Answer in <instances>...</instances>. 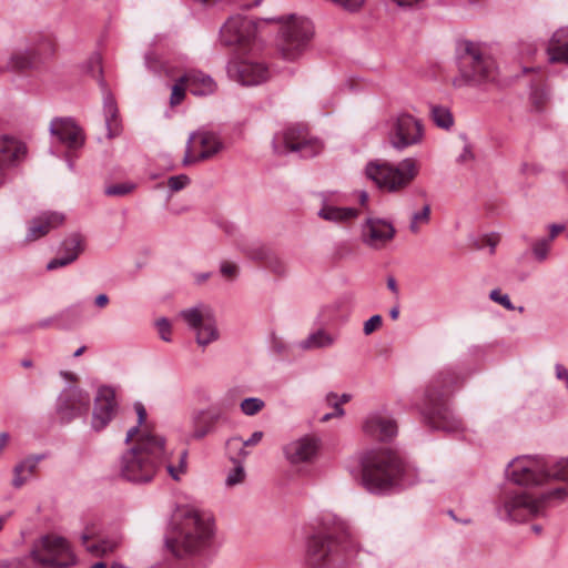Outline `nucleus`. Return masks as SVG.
I'll list each match as a JSON object with an SVG mask.
<instances>
[{"mask_svg": "<svg viewBox=\"0 0 568 568\" xmlns=\"http://www.w3.org/2000/svg\"><path fill=\"white\" fill-rule=\"evenodd\" d=\"M432 119L435 124L442 129H450L454 124V118L450 111L440 105L432 106Z\"/></svg>", "mask_w": 568, "mask_h": 568, "instance_id": "35", "label": "nucleus"}, {"mask_svg": "<svg viewBox=\"0 0 568 568\" xmlns=\"http://www.w3.org/2000/svg\"><path fill=\"white\" fill-rule=\"evenodd\" d=\"M62 317H63V313L58 314V315L52 316V317H48V318L41 320L37 324L32 325L30 327V331H32L34 328H48V327H50L52 325H55L59 329H64L67 327L64 325L60 324V320Z\"/></svg>", "mask_w": 568, "mask_h": 568, "instance_id": "43", "label": "nucleus"}, {"mask_svg": "<svg viewBox=\"0 0 568 568\" xmlns=\"http://www.w3.org/2000/svg\"><path fill=\"white\" fill-rule=\"evenodd\" d=\"M412 217L415 220V222H418L419 224H427L430 220V205H424L422 211L415 212Z\"/></svg>", "mask_w": 568, "mask_h": 568, "instance_id": "51", "label": "nucleus"}, {"mask_svg": "<svg viewBox=\"0 0 568 568\" xmlns=\"http://www.w3.org/2000/svg\"><path fill=\"white\" fill-rule=\"evenodd\" d=\"M90 67L92 72L97 70L99 75L102 73L101 61L99 55H94L90 59Z\"/></svg>", "mask_w": 568, "mask_h": 568, "instance_id": "59", "label": "nucleus"}, {"mask_svg": "<svg viewBox=\"0 0 568 568\" xmlns=\"http://www.w3.org/2000/svg\"><path fill=\"white\" fill-rule=\"evenodd\" d=\"M227 74L242 85H257L270 78V71L264 63L248 60L229 62Z\"/></svg>", "mask_w": 568, "mask_h": 568, "instance_id": "16", "label": "nucleus"}, {"mask_svg": "<svg viewBox=\"0 0 568 568\" xmlns=\"http://www.w3.org/2000/svg\"><path fill=\"white\" fill-rule=\"evenodd\" d=\"M28 148L26 143L14 138L0 136V172L6 169L18 166L27 158Z\"/></svg>", "mask_w": 568, "mask_h": 568, "instance_id": "22", "label": "nucleus"}, {"mask_svg": "<svg viewBox=\"0 0 568 568\" xmlns=\"http://www.w3.org/2000/svg\"><path fill=\"white\" fill-rule=\"evenodd\" d=\"M94 303L98 307H104L108 305L109 303V297L106 294H99L95 300H94Z\"/></svg>", "mask_w": 568, "mask_h": 568, "instance_id": "63", "label": "nucleus"}, {"mask_svg": "<svg viewBox=\"0 0 568 568\" xmlns=\"http://www.w3.org/2000/svg\"><path fill=\"white\" fill-rule=\"evenodd\" d=\"M140 426H141V425H139V424H138L136 426L131 427V428L128 430V433H126V437H125V440H124V442H125V444H129V443L133 439V437H134V436H136V435H139V436H140V434L142 433V432H140Z\"/></svg>", "mask_w": 568, "mask_h": 568, "instance_id": "60", "label": "nucleus"}, {"mask_svg": "<svg viewBox=\"0 0 568 568\" xmlns=\"http://www.w3.org/2000/svg\"><path fill=\"white\" fill-rule=\"evenodd\" d=\"M555 371H556V377L558 379H562L565 382L568 379V369L564 365L556 364Z\"/></svg>", "mask_w": 568, "mask_h": 568, "instance_id": "58", "label": "nucleus"}, {"mask_svg": "<svg viewBox=\"0 0 568 568\" xmlns=\"http://www.w3.org/2000/svg\"><path fill=\"white\" fill-rule=\"evenodd\" d=\"M365 173L379 189L398 192L410 184L418 170L415 160L407 158L398 166L387 162H369L366 165Z\"/></svg>", "mask_w": 568, "mask_h": 568, "instance_id": "8", "label": "nucleus"}, {"mask_svg": "<svg viewBox=\"0 0 568 568\" xmlns=\"http://www.w3.org/2000/svg\"><path fill=\"white\" fill-rule=\"evenodd\" d=\"M135 189L134 183H119L105 187V194L109 196H125Z\"/></svg>", "mask_w": 568, "mask_h": 568, "instance_id": "39", "label": "nucleus"}, {"mask_svg": "<svg viewBox=\"0 0 568 568\" xmlns=\"http://www.w3.org/2000/svg\"><path fill=\"white\" fill-rule=\"evenodd\" d=\"M61 252H63L62 256H58L52 258L47 264L48 271H53L59 267L67 266L74 262L81 252L83 251V239L79 233H73L70 236H68L63 242L61 243Z\"/></svg>", "mask_w": 568, "mask_h": 568, "instance_id": "26", "label": "nucleus"}, {"mask_svg": "<svg viewBox=\"0 0 568 568\" xmlns=\"http://www.w3.org/2000/svg\"><path fill=\"white\" fill-rule=\"evenodd\" d=\"M424 129L422 122L409 113L403 112L389 120L387 139L392 148L403 151L422 142Z\"/></svg>", "mask_w": 568, "mask_h": 568, "instance_id": "11", "label": "nucleus"}, {"mask_svg": "<svg viewBox=\"0 0 568 568\" xmlns=\"http://www.w3.org/2000/svg\"><path fill=\"white\" fill-rule=\"evenodd\" d=\"M166 459L165 438L143 429L134 446L122 455L120 475L134 484L150 483Z\"/></svg>", "mask_w": 568, "mask_h": 568, "instance_id": "3", "label": "nucleus"}, {"mask_svg": "<svg viewBox=\"0 0 568 568\" xmlns=\"http://www.w3.org/2000/svg\"><path fill=\"white\" fill-rule=\"evenodd\" d=\"M223 148L219 136L209 131L192 132L186 142L183 165L187 166L197 161L207 160L219 153Z\"/></svg>", "mask_w": 568, "mask_h": 568, "instance_id": "14", "label": "nucleus"}, {"mask_svg": "<svg viewBox=\"0 0 568 568\" xmlns=\"http://www.w3.org/2000/svg\"><path fill=\"white\" fill-rule=\"evenodd\" d=\"M186 458H187V450H182L181 454H180V458H179V468H180V473H185L186 471Z\"/></svg>", "mask_w": 568, "mask_h": 568, "instance_id": "61", "label": "nucleus"}, {"mask_svg": "<svg viewBox=\"0 0 568 568\" xmlns=\"http://www.w3.org/2000/svg\"><path fill=\"white\" fill-rule=\"evenodd\" d=\"M459 375L452 369L439 372L429 383L425 392L422 416L432 429L456 432L460 420L453 414L446 396L450 388L459 383Z\"/></svg>", "mask_w": 568, "mask_h": 568, "instance_id": "4", "label": "nucleus"}, {"mask_svg": "<svg viewBox=\"0 0 568 568\" xmlns=\"http://www.w3.org/2000/svg\"><path fill=\"white\" fill-rule=\"evenodd\" d=\"M549 229H550V233H549V235H548L546 239H547V241L552 242V241H554V239H555V237H556V236H557L561 231H564L565 226H564V225H560V224H551V225L549 226Z\"/></svg>", "mask_w": 568, "mask_h": 568, "instance_id": "57", "label": "nucleus"}, {"mask_svg": "<svg viewBox=\"0 0 568 568\" xmlns=\"http://www.w3.org/2000/svg\"><path fill=\"white\" fill-rule=\"evenodd\" d=\"M91 397L88 392L74 387H65L57 400V414L62 424H68L89 412Z\"/></svg>", "mask_w": 568, "mask_h": 568, "instance_id": "12", "label": "nucleus"}, {"mask_svg": "<svg viewBox=\"0 0 568 568\" xmlns=\"http://www.w3.org/2000/svg\"><path fill=\"white\" fill-rule=\"evenodd\" d=\"M29 557L36 564L49 568H69L77 564L68 540L54 535H44L33 541Z\"/></svg>", "mask_w": 568, "mask_h": 568, "instance_id": "9", "label": "nucleus"}, {"mask_svg": "<svg viewBox=\"0 0 568 568\" xmlns=\"http://www.w3.org/2000/svg\"><path fill=\"white\" fill-rule=\"evenodd\" d=\"M456 52L459 77L453 81L455 87L478 85L496 79L495 61L483 54L479 44L462 40L457 44Z\"/></svg>", "mask_w": 568, "mask_h": 568, "instance_id": "7", "label": "nucleus"}, {"mask_svg": "<svg viewBox=\"0 0 568 568\" xmlns=\"http://www.w3.org/2000/svg\"><path fill=\"white\" fill-rule=\"evenodd\" d=\"M506 476L519 486H539L550 479L568 483V458H561L552 466L537 457H516L506 468ZM568 497L567 487H557L532 497L524 490H507L501 498L506 518L513 521H526L544 515L545 508L552 499L564 500Z\"/></svg>", "mask_w": 568, "mask_h": 568, "instance_id": "1", "label": "nucleus"}, {"mask_svg": "<svg viewBox=\"0 0 568 568\" xmlns=\"http://www.w3.org/2000/svg\"><path fill=\"white\" fill-rule=\"evenodd\" d=\"M256 22L235 14L230 17L220 29V41L225 47L246 48L256 36Z\"/></svg>", "mask_w": 568, "mask_h": 568, "instance_id": "13", "label": "nucleus"}, {"mask_svg": "<svg viewBox=\"0 0 568 568\" xmlns=\"http://www.w3.org/2000/svg\"><path fill=\"white\" fill-rule=\"evenodd\" d=\"M180 316L196 332V343L200 346H206L219 338L215 321L211 316H204L197 307L183 310Z\"/></svg>", "mask_w": 568, "mask_h": 568, "instance_id": "17", "label": "nucleus"}, {"mask_svg": "<svg viewBox=\"0 0 568 568\" xmlns=\"http://www.w3.org/2000/svg\"><path fill=\"white\" fill-rule=\"evenodd\" d=\"M103 109L105 114V126L108 130L106 136L109 139L119 136L121 133V125L118 120V108L111 95L104 98Z\"/></svg>", "mask_w": 568, "mask_h": 568, "instance_id": "31", "label": "nucleus"}, {"mask_svg": "<svg viewBox=\"0 0 568 568\" xmlns=\"http://www.w3.org/2000/svg\"><path fill=\"white\" fill-rule=\"evenodd\" d=\"M220 272L224 277L234 280L239 275V266L234 263L224 261L220 265Z\"/></svg>", "mask_w": 568, "mask_h": 568, "instance_id": "47", "label": "nucleus"}, {"mask_svg": "<svg viewBox=\"0 0 568 568\" xmlns=\"http://www.w3.org/2000/svg\"><path fill=\"white\" fill-rule=\"evenodd\" d=\"M395 234L394 225L383 219L368 217L362 225V242L375 250L385 247Z\"/></svg>", "mask_w": 568, "mask_h": 568, "instance_id": "19", "label": "nucleus"}, {"mask_svg": "<svg viewBox=\"0 0 568 568\" xmlns=\"http://www.w3.org/2000/svg\"><path fill=\"white\" fill-rule=\"evenodd\" d=\"M549 99V92L546 87H531L530 100L537 111H541Z\"/></svg>", "mask_w": 568, "mask_h": 568, "instance_id": "37", "label": "nucleus"}, {"mask_svg": "<svg viewBox=\"0 0 568 568\" xmlns=\"http://www.w3.org/2000/svg\"><path fill=\"white\" fill-rule=\"evenodd\" d=\"M190 182L191 180L186 174H179L169 178L168 186L172 192H178L186 187Z\"/></svg>", "mask_w": 568, "mask_h": 568, "instance_id": "41", "label": "nucleus"}, {"mask_svg": "<svg viewBox=\"0 0 568 568\" xmlns=\"http://www.w3.org/2000/svg\"><path fill=\"white\" fill-rule=\"evenodd\" d=\"M184 79H186V83L189 85V91L193 95H207L214 92L215 82L214 80L203 73L200 70H190L183 74Z\"/></svg>", "mask_w": 568, "mask_h": 568, "instance_id": "28", "label": "nucleus"}, {"mask_svg": "<svg viewBox=\"0 0 568 568\" xmlns=\"http://www.w3.org/2000/svg\"><path fill=\"white\" fill-rule=\"evenodd\" d=\"M333 343L334 337L332 335L324 329H318L308 335V337L301 343V347L304 349L324 348L331 346Z\"/></svg>", "mask_w": 568, "mask_h": 568, "instance_id": "34", "label": "nucleus"}, {"mask_svg": "<svg viewBox=\"0 0 568 568\" xmlns=\"http://www.w3.org/2000/svg\"><path fill=\"white\" fill-rule=\"evenodd\" d=\"M474 160V153L471 151V146L469 144H465L462 154L458 156V163H466L468 161Z\"/></svg>", "mask_w": 568, "mask_h": 568, "instance_id": "54", "label": "nucleus"}, {"mask_svg": "<svg viewBox=\"0 0 568 568\" xmlns=\"http://www.w3.org/2000/svg\"><path fill=\"white\" fill-rule=\"evenodd\" d=\"M118 404L115 392L110 386H101L94 398L92 413V428L97 432L102 430L113 419Z\"/></svg>", "mask_w": 568, "mask_h": 568, "instance_id": "18", "label": "nucleus"}, {"mask_svg": "<svg viewBox=\"0 0 568 568\" xmlns=\"http://www.w3.org/2000/svg\"><path fill=\"white\" fill-rule=\"evenodd\" d=\"M546 53L549 63H564L568 65V27L557 29L550 37Z\"/></svg>", "mask_w": 568, "mask_h": 568, "instance_id": "27", "label": "nucleus"}, {"mask_svg": "<svg viewBox=\"0 0 568 568\" xmlns=\"http://www.w3.org/2000/svg\"><path fill=\"white\" fill-rule=\"evenodd\" d=\"M281 29V50L286 60H294L313 37L314 28L307 18L288 16Z\"/></svg>", "mask_w": 568, "mask_h": 568, "instance_id": "10", "label": "nucleus"}, {"mask_svg": "<svg viewBox=\"0 0 568 568\" xmlns=\"http://www.w3.org/2000/svg\"><path fill=\"white\" fill-rule=\"evenodd\" d=\"M47 456V454L30 455L18 463L13 468L12 486L14 488L22 487L28 479L27 476H23V473L27 471L30 475L33 474L38 467V464L45 459Z\"/></svg>", "mask_w": 568, "mask_h": 568, "instance_id": "29", "label": "nucleus"}, {"mask_svg": "<svg viewBox=\"0 0 568 568\" xmlns=\"http://www.w3.org/2000/svg\"><path fill=\"white\" fill-rule=\"evenodd\" d=\"M156 327H158L160 337L164 342H170L171 341V324H170V322L165 317H162L156 321Z\"/></svg>", "mask_w": 568, "mask_h": 568, "instance_id": "48", "label": "nucleus"}, {"mask_svg": "<svg viewBox=\"0 0 568 568\" xmlns=\"http://www.w3.org/2000/svg\"><path fill=\"white\" fill-rule=\"evenodd\" d=\"M29 559V556L1 559L0 568H30Z\"/></svg>", "mask_w": 568, "mask_h": 568, "instance_id": "42", "label": "nucleus"}, {"mask_svg": "<svg viewBox=\"0 0 568 568\" xmlns=\"http://www.w3.org/2000/svg\"><path fill=\"white\" fill-rule=\"evenodd\" d=\"M383 318L381 315L376 314L369 317L363 326V332L365 335H371L376 329H378L382 326Z\"/></svg>", "mask_w": 568, "mask_h": 568, "instance_id": "46", "label": "nucleus"}, {"mask_svg": "<svg viewBox=\"0 0 568 568\" xmlns=\"http://www.w3.org/2000/svg\"><path fill=\"white\" fill-rule=\"evenodd\" d=\"M363 430L374 439L386 442L396 436L397 425L392 418L373 414L366 418Z\"/></svg>", "mask_w": 568, "mask_h": 568, "instance_id": "24", "label": "nucleus"}, {"mask_svg": "<svg viewBox=\"0 0 568 568\" xmlns=\"http://www.w3.org/2000/svg\"><path fill=\"white\" fill-rule=\"evenodd\" d=\"M134 410L138 415L139 425H142L146 419V409L144 405L140 402L134 403Z\"/></svg>", "mask_w": 568, "mask_h": 568, "instance_id": "55", "label": "nucleus"}, {"mask_svg": "<svg viewBox=\"0 0 568 568\" xmlns=\"http://www.w3.org/2000/svg\"><path fill=\"white\" fill-rule=\"evenodd\" d=\"M87 550L90 554H93V555H97V556H101V541L98 542V544L88 545L87 546Z\"/></svg>", "mask_w": 568, "mask_h": 568, "instance_id": "64", "label": "nucleus"}, {"mask_svg": "<svg viewBox=\"0 0 568 568\" xmlns=\"http://www.w3.org/2000/svg\"><path fill=\"white\" fill-rule=\"evenodd\" d=\"M239 250L248 258L257 262H265L270 257V248L258 241H242L239 243Z\"/></svg>", "mask_w": 568, "mask_h": 568, "instance_id": "33", "label": "nucleus"}, {"mask_svg": "<svg viewBox=\"0 0 568 568\" xmlns=\"http://www.w3.org/2000/svg\"><path fill=\"white\" fill-rule=\"evenodd\" d=\"M212 536L211 518L187 509L165 536L164 546L173 558L185 561V568H203L199 556L209 547Z\"/></svg>", "mask_w": 568, "mask_h": 568, "instance_id": "2", "label": "nucleus"}, {"mask_svg": "<svg viewBox=\"0 0 568 568\" xmlns=\"http://www.w3.org/2000/svg\"><path fill=\"white\" fill-rule=\"evenodd\" d=\"M266 266L275 274L282 275L285 272L284 263L276 256L270 253V257L265 261Z\"/></svg>", "mask_w": 568, "mask_h": 568, "instance_id": "49", "label": "nucleus"}, {"mask_svg": "<svg viewBox=\"0 0 568 568\" xmlns=\"http://www.w3.org/2000/svg\"><path fill=\"white\" fill-rule=\"evenodd\" d=\"M49 131L69 150H77L84 145V133L72 118L52 119Z\"/></svg>", "mask_w": 568, "mask_h": 568, "instance_id": "20", "label": "nucleus"}, {"mask_svg": "<svg viewBox=\"0 0 568 568\" xmlns=\"http://www.w3.org/2000/svg\"><path fill=\"white\" fill-rule=\"evenodd\" d=\"M222 418V410L214 405L193 410L191 414L192 433L190 437L194 440H201L215 433L216 425Z\"/></svg>", "mask_w": 568, "mask_h": 568, "instance_id": "21", "label": "nucleus"}, {"mask_svg": "<svg viewBox=\"0 0 568 568\" xmlns=\"http://www.w3.org/2000/svg\"><path fill=\"white\" fill-rule=\"evenodd\" d=\"M38 54L34 50L27 49L12 53L7 64V69L11 71H26L34 68Z\"/></svg>", "mask_w": 568, "mask_h": 568, "instance_id": "32", "label": "nucleus"}, {"mask_svg": "<svg viewBox=\"0 0 568 568\" xmlns=\"http://www.w3.org/2000/svg\"><path fill=\"white\" fill-rule=\"evenodd\" d=\"M263 438V432H254L247 440L242 442L243 446H254Z\"/></svg>", "mask_w": 568, "mask_h": 568, "instance_id": "56", "label": "nucleus"}, {"mask_svg": "<svg viewBox=\"0 0 568 568\" xmlns=\"http://www.w3.org/2000/svg\"><path fill=\"white\" fill-rule=\"evenodd\" d=\"M166 470H168V473L170 474V476H171L174 480H179V479H180V475H181L182 473H180V468H179V467H175V466H173V465L169 464V465L166 466Z\"/></svg>", "mask_w": 568, "mask_h": 568, "instance_id": "62", "label": "nucleus"}, {"mask_svg": "<svg viewBox=\"0 0 568 568\" xmlns=\"http://www.w3.org/2000/svg\"><path fill=\"white\" fill-rule=\"evenodd\" d=\"M63 222V214L58 212H44L30 221L26 241H37L45 236L51 230L62 225Z\"/></svg>", "mask_w": 568, "mask_h": 568, "instance_id": "23", "label": "nucleus"}, {"mask_svg": "<svg viewBox=\"0 0 568 568\" xmlns=\"http://www.w3.org/2000/svg\"><path fill=\"white\" fill-rule=\"evenodd\" d=\"M332 2L341 6L347 11H357L363 4L365 0H331Z\"/></svg>", "mask_w": 568, "mask_h": 568, "instance_id": "50", "label": "nucleus"}, {"mask_svg": "<svg viewBox=\"0 0 568 568\" xmlns=\"http://www.w3.org/2000/svg\"><path fill=\"white\" fill-rule=\"evenodd\" d=\"M317 214L323 220L341 223L357 217L358 210L353 207H338L325 204L322 206Z\"/></svg>", "mask_w": 568, "mask_h": 568, "instance_id": "30", "label": "nucleus"}, {"mask_svg": "<svg viewBox=\"0 0 568 568\" xmlns=\"http://www.w3.org/2000/svg\"><path fill=\"white\" fill-rule=\"evenodd\" d=\"M336 398H337V394H335L333 392L328 393L327 396H326L327 403L333 405V407H334L333 415L335 417H342L345 414L344 408L342 407V405L339 403H337V402L333 403L332 402L333 399H336Z\"/></svg>", "mask_w": 568, "mask_h": 568, "instance_id": "53", "label": "nucleus"}, {"mask_svg": "<svg viewBox=\"0 0 568 568\" xmlns=\"http://www.w3.org/2000/svg\"><path fill=\"white\" fill-rule=\"evenodd\" d=\"M352 547L351 532L345 523H335L314 534L307 541L306 564L310 568H337L346 560Z\"/></svg>", "mask_w": 568, "mask_h": 568, "instance_id": "5", "label": "nucleus"}, {"mask_svg": "<svg viewBox=\"0 0 568 568\" xmlns=\"http://www.w3.org/2000/svg\"><path fill=\"white\" fill-rule=\"evenodd\" d=\"M284 150L274 142L273 150L275 153L281 154L283 152H298L301 158H313L317 155L322 150V144L318 140L310 139L307 131L302 128H287L283 134Z\"/></svg>", "mask_w": 568, "mask_h": 568, "instance_id": "15", "label": "nucleus"}, {"mask_svg": "<svg viewBox=\"0 0 568 568\" xmlns=\"http://www.w3.org/2000/svg\"><path fill=\"white\" fill-rule=\"evenodd\" d=\"M489 297H490L494 302H496V303H498V304L503 305V306H504L506 310H508V311H514V310H515V306H514V304L511 303V301H510L509 296H508V295H506V294H501V293H500V291H499V290H497V288H496V290H493V291L490 292Z\"/></svg>", "mask_w": 568, "mask_h": 568, "instance_id": "45", "label": "nucleus"}, {"mask_svg": "<svg viewBox=\"0 0 568 568\" xmlns=\"http://www.w3.org/2000/svg\"><path fill=\"white\" fill-rule=\"evenodd\" d=\"M245 471L242 465H237L233 468V470L227 475L225 479V484L227 486H235L244 480Z\"/></svg>", "mask_w": 568, "mask_h": 568, "instance_id": "44", "label": "nucleus"}, {"mask_svg": "<svg viewBox=\"0 0 568 568\" xmlns=\"http://www.w3.org/2000/svg\"><path fill=\"white\" fill-rule=\"evenodd\" d=\"M362 485L373 494H383L405 474V463L392 449H372L361 458Z\"/></svg>", "mask_w": 568, "mask_h": 568, "instance_id": "6", "label": "nucleus"}, {"mask_svg": "<svg viewBox=\"0 0 568 568\" xmlns=\"http://www.w3.org/2000/svg\"><path fill=\"white\" fill-rule=\"evenodd\" d=\"M119 547V541L103 539L101 540V557L114 552Z\"/></svg>", "mask_w": 568, "mask_h": 568, "instance_id": "52", "label": "nucleus"}, {"mask_svg": "<svg viewBox=\"0 0 568 568\" xmlns=\"http://www.w3.org/2000/svg\"><path fill=\"white\" fill-rule=\"evenodd\" d=\"M318 440L315 437L305 436L287 444L284 454L292 464L310 462L317 453Z\"/></svg>", "mask_w": 568, "mask_h": 568, "instance_id": "25", "label": "nucleus"}, {"mask_svg": "<svg viewBox=\"0 0 568 568\" xmlns=\"http://www.w3.org/2000/svg\"><path fill=\"white\" fill-rule=\"evenodd\" d=\"M189 90V85L186 83V79L181 75L172 87V93L170 97V104L172 106L179 105L183 99L185 98V91Z\"/></svg>", "mask_w": 568, "mask_h": 568, "instance_id": "36", "label": "nucleus"}, {"mask_svg": "<svg viewBox=\"0 0 568 568\" xmlns=\"http://www.w3.org/2000/svg\"><path fill=\"white\" fill-rule=\"evenodd\" d=\"M550 244H551V242L547 241L546 237L540 239L534 243L532 253L538 261L541 262V261L546 260L549 248H550Z\"/></svg>", "mask_w": 568, "mask_h": 568, "instance_id": "40", "label": "nucleus"}, {"mask_svg": "<svg viewBox=\"0 0 568 568\" xmlns=\"http://www.w3.org/2000/svg\"><path fill=\"white\" fill-rule=\"evenodd\" d=\"M265 406V403L257 397H248L241 402V410L246 416H254L261 412Z\"/></svg>", "mask_w": 568, "mask_h": 568, "instance_id": "38", "label": "nucleus"}]
</instances>
